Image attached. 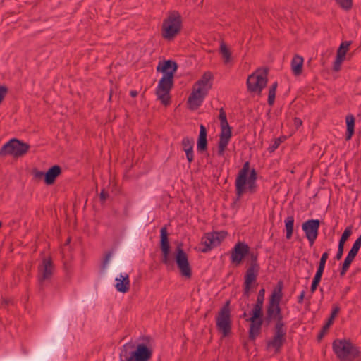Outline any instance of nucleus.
Returning a JSON list of instances; mask_svg holds the SVG:
<instances>
[{
    "instance_id": "obj_28",
    "label": "nucleus",
    "mask_w": 361,
    "mask_h": 361,
    "mask_svg": "<svg viewBox=\"0 0 361 361\" xmlns=\"http://www.w3.org/2000/svg\"><path fill=\"white\" fill-rule=\"evenodd\" d=\"M303 58L299 55H295L291 61V69L295 75H300L302 72Z\"/></svg>"
},
{
    "instance_id": "obj_15",
    "label": "nucleus",
    "mask_w": 361,
    "mask_h": 361,
    "mask_svg": "<svg viewBox=\"0 0 361 361\" xmlns=\"http://www.w3.org/2000/svg\"><path fill=\"white\" fill-rule=\"evenodd\" d=\"M286 327L285 325H275L274 336L271 340L267 342L268 348H273L276 354L280 353L282 346L286 342Z\"/></svg>"
},
{
    "instance_id": "obj_5",
    "label": "nucleus",
    "mask_w": 361,
    "mask_h": 361,
    "mask_svg": "<svg viewBox=\"0 0 361 361\" xmlns=\"http://www.w3.org/2000/svg\"><path fill=\"white\" fill-rule=\"evenodd\" d=\"M250 256V264L244 276L243 295L248 298L250 295L252 289L257 286V279L259 271V264L257 262V252H250L247 255Z\"/></svg>"
},
{
    "instance_id": "obj_26",
    "label": "nucleus",
    "mask_w": 361,
    "mask_h": 361,
    "mask_svg": "<svg viewBox=\"0 0 361 361\" xmlns=\"http://www.w3.org/2000/svg\"><path fill=\"white\" fill-rule=\"evenodd\" d=\"M61 169L58 165H54L49 169L44 174V182L47 185H52L56 178L61 174Z\"/></svg>"
},
{
    "instance_id": "obj_14",
    "label": "nucleus",
    "mask_w": 361,
    "mask_h": 361,
    "mask_svg": "<svg viewBox=\"0 0 361 361\" xmlns=\"http://www.w3.org/2000/svg\"><path fill=\"white\" fill-rule=\"evenodd\" d=\"M226 232H211L205 233L201 239V245L203 246L200 250L207 253L213 248L219 246L225 238Z\"/></svg>"
},
{
    "instance_id": "obj_52",
    "label": "nucleus",
    "mask_w": 361,
    "mask_h": 361,
    "mask_svg": "<svg viewBox=\"0 0 361 361\" xmlns=\"http://www.w3.org/2000/svg\"><path fill=\"white\" fill-rule=\"evenodd\" d=\"M334 318L332 317H329V318L328 319V320L326 321L325 325H326V327H330L332 324L334 323Z\"/></svg>"
},
{
    "instance_id": "obj_44",
    "label": "nucleus",
    "mask_w": 361,
    "mask_h": 361,
    "mask_svg": "<svg viewBox=\"0 0 361 361\" xmlns=\"http://www.w3.org/2000/svg\"><path fill=\"white\" fill-rule=\"evenodd\" d=\"M320 281H321V279H317L314 277L313 278V280H312V284L310 286V292L312 293H314L316 291Z\"/></svg>"
},
{
    "instance_id": "obj_33",
    "label": "nucleus",
    "mask_w": 361,
    "mask_h": 361,
    "mask_svg": "<svg viewBox=\"0 0 361 361\" xmlns=\"http://www.w3.org/2000/svg\"><path fill=\"white\" fill-rule=\"evenodd\" d=\"M278 87L277 82H274L271 86L269 87V95H268V104L269 106H273L274 101H275V97H276V88Z\"/></svg>"
},
{
    "instance_id": "obj_2",
    "label": "nucleus",
    "mask_w": 361,
    "mask_h": 361,
    "mask_svg": "<svg viewBox=\"0 0 361 361\" xmlns=\"http://www.w3.org/2000/svg\"><path fill=\"white\" fill-rule=\"evenodd\" d=\"M213 75L211 72H205L192 87V90L188 99V107L192 111L197 110L202 104L209 90L212 87L211 80Z\"/></svg>"
},
{
    "instance_id": "obj_39",
    "label": "nucleus",
    "mask_w": 361,
    "mask_h": 361,
    "mask_svg": "<svg viewBox=\"0 0 361 361\" xmlns=\"http://www.w3.org/2000/svg\"><path fill=\"white\" fill-rule=\"evenodd\" d=\"M112 255H113V252L112 251H108L104 255V258H103L102 262V265H101V269L102 270H105L106 268L107 267L108 264H109V262L110 261V259H111Z\"/></svg>"
},
{
    "instance_id": "obj_21",
    "label": "nucleus",
    "mask_w": 361,
    "mask_h": 361,
    "mask_svg": "<svg viewBox=\"0 0 361 361\" xmlns=\"http://www.w3.org/2000/svg\"><path fill=\"white\" fill-rule=\"evenodd\" d=\"M182 149L185 152L187 160L191 163L194 160V140L192 137H184L181 141Z\"/></svg>"
},
{
    "instance_id": "obj_23",
    "label": "nucleus",
    "mask_w": 361,
    "mask_h": 361,
    "mask_svg": "<svg viewBox=\"0 0 361 361\" xmlns=\"http://www.w3.org/2000/svg\"><path fill=\"white\" fill-rule=\"evenodd\" d=\"M177 69V63L172 60L164 61L162 63L159 62L157 67V71L162 72L164 75H167L168 73H171L173 77Z\"/></svg>"
},
{
    "instance_id": "obj_1",
    "label": "nucleus",
    "mask_w": 361,
    "mask_h": 361,
    "mask_svg": "<svg viewBox=\"0 0 361 361\" xmlns=\"http://www.w3.org/2000/svg\"><path fill=\"white\" fill-rule=\"evenodd\" d=\"M257 173L255 169L250 170V162L246 161L239 171L235 179V195L236 200H239L243 195L248 192L254 194L257 191Z\"/></svg>"
},
{
    "instance_id": "obj_50",
    "label": "nucleus",
    "mask_w": 361,
    "mask_h": 361,
    "mask_svg": "<svg viewBox=\"0 0 361 361\" xmlns=\"http://www.w3.org/2000/svg\"><path fill=\"white\" fill-rule=\"evenodd\" d=\"M44 174H45V173H44L42 171H35L34 172V176L35 178H37V179H40L42 177H44Z\"/></svg>"
},
{
    "instance_id": "obj_38",
    "label": "nucleus",
    "mask_w": 361,
    "mask_h": 361,
    "mask_svg": "<svg viewBox=\"0 0 361 361\" xmlns=\"http://www.w3.org/2000/svg\"><path fill=\"white\" fill-rule=\"evenodd\" d=\"M342 55L343 54H336V60L334 62V66H333V70L334 71H338L341 69V63L345 60V57H343Z\"/></svg>"
},
{
    "instance_id": "obj_7",
    "label": "nucleus",
    "mask_w": 361,
    "mask_h": 361,
    "mask_svg": "<svg viewBox=\"0 0 361 361\" xmlns=\"http://www.w3.org/2000/svg\"><path fill=\"white\" fill-rule=\"evenodd\" d=\"M262 309L263 305L255 304L250 312L251 317L246 319V321L250 322L248 331V338L250 341H255L261 333L262 326L264 322L262 319Z\"/></svg>"
},
{
    "instance_id": "obj_30",
    "label": "nucleus",
    "mask_w": 361,
    "mask_h": 361,
    "mask_svg": "<svg viewBox=\"0 0 361 361\" xmlns=\"http://www.w3.org/2000/svg\"><path fill=\"white\" fill-rule=\"evenodd\" d=\"M328 257H329V253L327 252H325L322 255V257H321L319 262V266L317 267V270L314 276V278L322 279V275H323V273L324 271L326 262Z\"/></svg>"
},
{
    "instance_id": "obj_8",
    "label": "nucleus",
    "mask_w": 361,
    "mask_h": 361,
    "mask_svg": "<svg viewBox=\"0 0 361 361\" xmlns=\"http://www.w3.org/2000/svg\"><path fill=\"white\" fill-rule=\"evenodd\" d=\"M173 78L171 73L164 75L156 89V95L164 106L171 103L170 91L173 87Z\"/></svg>"
},
{
    "instance_id": "obj_41",
    "label": "nucleus",
    "mask_w": 361,
    "mask_h": 361,
    "mask_svg": "<svg viewBox=\"0 0 361 361\" xmlns=\"http://www.w3.org/2000/svg\"><path fill=\"white\" fill-rule=\"evenodd\" d=\"M219 119L220 121V126H226L228 125L227 118H226V114L224 111L223 108H221L219 110Z\"/></svg>"
},
{
    "instance_id": "obj_45",
    "label": "nucleus",
    "mask_w": 361,
    "mask_h": 361,
    "mask_svg": "<svg viewBox=\"0 0 361 361\" xmlns=\"http://www.w3.org/2000/svg\"><path fill=\"white\" fill-rule=\"evenodd\" d=\"M340 310H341V308L338 306V305L334 304L333 306H332V310H331V313L330 317H334L335 319L336 317L339 313Z\"/></svg>"
},
{
    "instance_id": "obj_47",
    "label": "nucleus",
    "mask_w": 361,
    "mask_h": 361,
    "mask_svg": "<svg viewBox=\"0 0 361 361\" xmlns=\"http://www.w3.org/2000/svg\"><path fill=\"white\" fill-rule=\"evenodd\" d=\"M109 196V195L108 192H106L104 189L102 190L99 194L101 202L104 203L108 199Z\"/></svg>"
},
{
    "instance_id": "obj_13",
    "label": "nucleus",
    "mask_w": 361,
    "mask_h": 361,
    "mask_svg": "<svg viewBox=\"0 0 361 361\" xmlns=\"http://www.w3.org/2000/svg\"><path fill=\"white\" fill-rule=\"evenodd\" d=\"M175 261L180 275L185 279H190L192 275V268L189 263L188 255L182 248L181 244L178 245L176 249Z\"/></svg>"
},
{
    "instance_id": "obj_12",
    "label": "nucleus",
    "mask_w": 361,
    "mask_h": 361,
    "mask_svg": "<svg viewBox=\"0 0 361 361\" xmlns=\"http://www.w3.org/2000/svg\"><path fill=\"white\" fill-rule=\"evenodd\" d=\"M267 70L264 69L262 72L259 73V71H257L256 73L249 75L247 79L248 91L260 94L267 84Z\"/></svg>"
},
{
    "instance_id": "obj_32",
    "label": "nucleus",
    "mask_w": 361,
    "mask_h": 361,
    "mask_svg": "<svg viewBox=\"0 0 361 361\" xmlns=\"http://www.w3.org/2000/svg\"><path fill=\"white\" fill-rule=\"evenodd\" d=\"M219 53L222 55L224 63H227L230 61L231 52L224 42H221L220 44Z\"/></svg>"
},
{
    "instance_id": "obj_17",
    "label": "nucleus",
    "mask_w": 361,
    "mask_h": 361,
    "mask_svg": "<svg viewBox=\"0 0 361 361\" xmlns=\"http://www.w3.org/2000/svg\"><path fill=\"white\" fill-rule=\"evenodd\" d=\"M283 317L280 305L269 304L267 306L266 316L264 321L269 325L272 321H275V325L283 326L285 323L283 321Z\"/></svg>"
},
{
    "instance_id": "obj_37",
    "label": "nucleus",
    "mask_w": 361,
    "mask_h": 361,
    "mask_svg": "<svg viewBox=\"0 0 361 361\" xmlns=\"http://www.w3.org/2000/svg\"><path fill=\"white\" fill-rule=\"evenodd\" d=\"M337 4L343 10L349 11L353 6V0H336Z\"/></svg>"
},
{
    "instance_id": "obj_22",
    "label": "nucleus",
    "mask_w": 361,
    "mask_h": 361,
    "mask_svg": "<svg viewBox=\"0 0 361 361\" xmlns=\"http://www.w3.org/2000/svg\"><path fill=\"white\" fill-rule=\"evenodd\" d=\"M115 281V288L117 291L122 293H126L129 291L130 283L128 274H121L118 277L116 278Z\"/></svg>"
},
{
    "instance_id": "obj_25",
    "label": "nucleus",
    "mask_w": 361,
    "mask_h": 361,
    "mask_svg": "<svg viewBox=\"0 0 361 361\" xmlns=\"http://www.w3.org/2000/svg\"><path fill=\"white\" fill-rule=\"evenodd\" d=\"M283 283L279 281L276 286L273 289L272 293L269 299V304L280 305V302L283 298Z\"/></svg>"
},
{
    "instance_id": "obj_11",
    "label": "nucleus",
    "mask_w": 361,
    "mask_h": 361,
    "mask_svg": "<svg viewBox=\"0 0 361 361\" xmlns=\"http://www.w3.org/2000/svg\"><path fill=\"white\" fill-rule=\"evenodd\" d=\"M54 265L51 257H44L37 267V280L40 290L44 289V283L51 280L54 273Z\"/></svg>"
},
{
    "instance_id": "obj_10",
    "label": "nucleus",
    "mask_w": 361,
    "mask_h": 361,
    "mask_svg": "<svg viewBox=\"0 0 361 361\" xmlns=\"http://www.w3.org/2000/svg\"><path fill=\"white\" fill-rule=\"evenodd\" d=\"M230 301H227L220 309L216 317V324L219 331L222 333L224 336H227L231 331V319Z\"/></svg>"
},
{
    "instance_id": "obj_4",
    "label": "nucleus",
    "mask_w": 361,
    "mask_h": 361,
    "mask_svg": "<svg viewBox=\"0 0 361 361\" xmlns=\"http://www.w3.org/2000/svg\"><path fill=\"white\" fill-rule=\"evenodd\" d=\"M332 349L340 361H353L360 355V351L348 339H335Z\"/></svg>"
},
{
    "instance_id": "obj_3",
    "label": "nucleus",
    "mask_w": 361,
    "mask_h": 361,
    "mask_svg": "<svg viewBox=\"0 0 361 361\" xmlns=\"http://www.w3.org/2000/svg\"><path fill=\"white\" fill-rule=\"evenodd\" d=\"M152 356V350L144 343L136 348L133 343H127L121 348L120 361H149Z\"/></svg>"
},
{
    "instance_id": "obj_24",
    "label": "nucleus",
    "mask_w": 361,
    "mask_h": 361,
    "mask_svg": "<svg viewBox=\"0 0 361 361\" xmlns=\"http://www.w3.org/2000/svg\"><path fill=\"white\" fill-rule=\"evenodd\" d=\"M207 131L206 127L201 124L200 126V133L197 143V150L202 152L207 150Z\"/></svg>"
},
{
    "instance_id": "obj_55",
    "label": "nucleus",
    "mask_w": 361,
    "mask_h": 361,
    "mask_svg": "<svg viewBox=\"0 0 361 361\" xmlns=\"http://www.w3.org/2000/svg\"><path fill=\"white\" fill-rule=\"evenodd\" d=\"M1 226H2V223H1V221H0V228L1 227Z\"/></svg>"
},
{
    "instance_id": "obj_49",
    "label": "nucleus",
    "mask_w": 361,
    "mask_h": 361,
    "mask_svg": "<svg viewBox=\"0 0 361 361\" xmlns=\"http://www.w3.org/2000/svg\"><path fill=\"white\" fill-rule=\"evenodd\" d=\"M293 124L296 128H298L300 126H302V121L300 118H299L298 117H295L293 119Z\"/></svg>"
},
{
    "instance_id": "obj_46",
    "label": "nucleus",
    "mask_w": 361,
    "mask_h": 361,
    "mask_svg": "<svg viewBox=\"0 0 361 361\" xmlns=\"http://www.w3.org/2000/svg\"><path fill=\"white\" fill-rule=\"evenodd\" d=\"M343 250H344V245L338 244V251H337L336 255L335 257V259L336 260H340L342 258V256L343 254Z\"/></svg>"
},
{
    "instance_id": "obj_40",
    "label": "nucleus",
    "mask_w": 361,
    "mask_h": 361,
    "mask_svg": "<svg viewBox=\"0 0 361 361\" xmlns=\"http://www.w3.org/2000/svg\"><path fill=\"white\" fill-rule=\"evenodd\" d=\"M361 247V235L357 238V239L353 243L350 252L353 254L357 255L359 250Z\"/></svg>"
},
{
    "instance_id": "obj_35",
    "label": "nucleus",
    "mask_w": 361,
    "mask_h": 361,
    "mask_svg": "<svg viewBox=\"0 0 361 361\" xmlns=\"http://www.w3.org/2000/svg\"><path fill=\"white\" fill-rule=\"evenodd\" d=\"M350 44H351L350 42H348V41L343 42L341 44L340 47H338L336 54H343L342 55L343 57L345 58L346 53L349 49V47H350Z\"/></svg>"
},
{
    "instance_id": "obj_29",
    "label": "nucleus",
    "mask_w": 361,
    "mask_h": 361,
    "mask_svg": "<svg viewBox=\"0 0 361 361\" xmlns=\"http://www.w3.org/2000/svg\"><path fill=\"white\" fill-rule=\"evenodd\" d=\"M357 255L348 252L340 270V276H344Z\"/></svg>"
},
{
    "instance_id": "obj_48",
    "label": "nucleus",
    "mask_w": 361,
    "mask_h": 361,
    "mask_svg": "<svg viewBox=\"0 0 361 361\" xmlns=\"http://www.w3.org/2000/svg\"><path fill=\"white\" fill-rule=\"evenodd\" d=\"M329 329V327H326L325 324L323 326L322 329H321L319 334L317 336L318 341H320L323 338Z\"/></svg>"
},
{
    "instance_id": "obj_27",
    "label": "nucleus",
    "mask_w": 361,
    "mask_h": 361,
    "mask_svg": "<svg viewBox=\"0 0 361 361\" xmlns=\"http://www.w3.org/2000/svg\"><path fill=\"white\" fill-rule=\"evenodd\" d=\"M346 123V133H345V140L349 141L352 139L353 135L355 133V116L349 114L345 116Z\"/></svg>"
},
{
    "instance_id": "obj_6",
    "label": "nucleus",
    "mask_w": 361,
    "mask_h": 361,
    "mask_svg": "<svg viewBox=\"0 0 361 361\" xmlns=\"http://www.w3.org/2000/svg\"><path fill=\"white\" fill-rule=\"evenodd\" d=\"M182 28V17L178 11H172L165 18L161 27V36L168 41L173 40Z\"/></svg>"
},
{
    "instance_id": "obj_34",
    "label": "nucleus",
    "mask_w": 361,
    "mask_h": 361,
    "mask_svg": "<svg viewBox=\"0 0 361 361\" xmlns=\"http://www.w3.org/2000/svg\"><path fill=\"white\" fill-rule=\"evenodd\" d=\"M286 136H281L278 138H276L274 141V143L271 144L269 147V148H268L269 152H274L279 147V145L286 140Z\"/></svg>"
},
{
    "instance_id": "obj_20",
    "label": "nucleus",
    "mask_w": 361,
    "mask_h": 361,
    "mask_svg": "<svg viewBox=\"0 0 361 361\" xmlns=\"http://www.w3.org/2000/svg\"><path fill=\"white\" fill-rule=\"evenodd\" d=\"M231 136L232 132L229 124L226 126H221L219 140L218 142V156L221 157L224 154V152L227 148Z\"/></svg>"
},
{
    "instance_id": "obj_36",
    "label": "nucleus",
    "mask_w": 361,
    "mask_h": 361,
    "mask_svg": "<svg viewBox=\"0 0 361 361\" xmlns=\"http://www.w3.org/2000/svg\"><path fill=\"white\" fill-rule=\"evenodd\" d=\"M351 234H352V228L350 226H348L345 229L344 232L343 233V234L339 240L338 244L344 245L345 243L348 240V239L351 235Z\"/></svg>"
},
{
    "instance_id": "obj_31",
    "label": "nucleus",
    "mask_w": 361,
    "mask_h": 361,
    "mask_svg": "<svg viewBox=\"0 0 361 361\" xmlns=\"http://www.w3.org/2000/svg\"><path fill=\"white\" fill-rule=\"evenodd\" d=\"M294 216H288L285 219V227H286V238L287 240H290L292 238L293 233L294 226Z\"/></svg>"
},
{
    "instance_id": "obj_54",
    "label": "nucleus",
    "mask_w": 361,
    "mask_h": 361,
    "mask_svg": "<svg viewBox=\"0 0 361 361\" xmlns=\"http://www.w3.org/2000/svg\"><path fill=\"white\" fill-rule=\"evenodd\" d=\"M247 312H244V313L243 314V315L240 316V317L242 318H245L247 317Z\"/></svg>"
},
{
    "instance_id": "obj_18",
    "label": "nucleus",
    "mask_w": 361,
    "mask_h": 361,
    "mask_svg": "<svg viewBox=\"0 0 361 361\" xmlns=\"http://www.w3.org/2000/svg\"><path fill=\"white\" fill-rule=\"evenodd\" d=\"M250 247L243 242L237 243L231 250V260L236 266L240 265L243 259L249 254Z\"/></svg>"
},
{
    "instance_id": "obj_9",
    "label": "nucleus",
    "mask_w": 361,
    "mask_h": 361,
    "mask_svg": "<svg viewBox=\"0 0 361 361\" xmlns=\"http://www.w3.org/2000/svg\"><path fill=\"white\" fill-rule=\"evenodd\" d=\"M30 149V145L18 139L13 138L4 144L0 149V156L11 155L20 157L25 155Z\"/></svg>"
},
{
    "instance_id": "obj_19",
    "label": "nucleus",
    "mask_w": 361,
    "mask_h": 361,
    "mask_svg": "<svg viewBox=\"0 0 361 361\" xmlns=\"http://www.w3.org/2000/svg\"><path fill=\"white\" fill-rule=\"evenodd\" d=\"M160 248L162 252L161 262L166 265L170 264V244L166 226L162 227L160 230Z\"/></svg>"
},
{
    "instance_id": "obj_51",
    "label": "nucleus",
    "mask_w": 361,
    "mask_h": 361,
    "mask_svg": "<svg viewBox=\"0 0 361 361\" xmlns=\"http://www.w3.org/2000/svg\"><path fill=\"white\" fill-rule=\"evenodd\" d=\"M305 295V291L302 290L301 292L300 295L298 298V303H299V304L302 303V302L304 300Z\"/></svg>"
},
{
    "instance_id": "obj_42",
    "label": "nucleus",
    "mask_w": 361,
    "mask_h": 361,
    "mask_svg": "<svg viewBox=\"0 0 361 361\" xmlns=\"http://www.w3.org/2000/svg\"><path fill=\"white\" fill-rule=\"evenodd\" d=\"M264 295H265V289L262 288L261 290H259V291L257 294V301H256L255 304L256 305L260 304L261 305H263L264 301Z\"/></svg>"
},
{
    "instance_id": "obj_53",
    "label": "nucleus",
    "mask_w": 361,
    "mask_h": 361,
    "mask_svg": "<svg viewBox=\"0 0 361 361\" xmlns=\"http://www.w3.org/2000/svg\"><path fill=\"white\" fill-rule=\"evenodd\" d=\"M137 94H138V92H137V91H136V90H131V91L130 92V95L132 97H137Z\"/></svg>"
},
{
    "instance_id": "obj_43",
    "label": "nucleus",
    "mask_w": 361,
    "mask_h": 361,
    "mask_svg": "<svg viewBox=\"0 0 361 361\" xmlns=\"http://www.w3.org/2000/svg\"><path fill=\"white\" fill-rule=\"evenodd\" d=\"M8 92V89L5 85H0V104L4 99L6 95L7 94Z\"/></svg>"
},
{
    "instance_id": "obj_16",
    "label": "nucleus",
    "mask_w": 361,
    "mask_h": 361,
    "mask_svg": "<svg viewBox=\"0 0 361 361\" xmlns=\"http://www.w3.org/2000/svg\"><path fill=\"white\" fill-rule=\"evenodd\" d=\"M319 226L320 221L319 219H309L302 224V229L305 233L310 246L314 243L317 238Z\"/></svg>"
}]
</instances>
